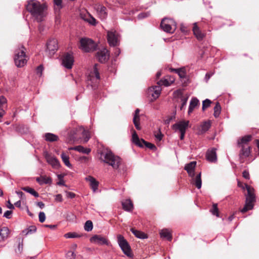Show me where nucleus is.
Returning a JSON list of instances; mask_svg holds the SVG:
<instances>
[{
    "instance_id": "60",
    "label": "nucleus",
    "mask_w": 259,
    "mask_h": 259,
    "mask_svg": "<svg viewBox=\"0 0 259 259\" xmlns=\"http://www.w3.org/2000/svg\"><path fill=\"white\" fill-rule=\"evenodd\" d=\"M212 74H213V73H207L205 74V80H206V82L208 81V80L209 79V78L211 77V76L212 75Z\"/></svg>"
},
{
    "instance_id": "37",
    "label": "nucleus",
    "mask_w": 259,
    "mask_h": 259,
    "mask_svg": "<svg viewBox=\"0 0 259 259\" xmlns=\"http://www.w3.org/2000/svg\"><path fill=\"white\" fill-rule=\"evenodd\" d=\"M36 231V227L35 226H31L22 231V234L25 236L32 234Z\"/></svg>"
},
{
    "instance_id": "51",
    "label": "nucleus",
    "mask_w": 259,
    "mask_h": 259,
    "mask_svg": "<svg viewBox=\"0 0 259 259\" xmlns=\"http://www.w3.org/2000/svg\"><path fill=\"white\" fill-rule=\"evenodd\" d=\"M39 221L40 223H43L46 220V215L44 212H40L38 215Z\"/></svg>"
},
{
    "instance_id": "42",
    "label": "nucleus",
    "mask_w": 259,
    "mask_h": 259,
    "mask_svg": "<svg viewBox=\"0 0 259 259\" xmlns=\"http://www.w3.org/2000/svg\"><path fill=\"white\" fill-rule=\"evenodd\" d=\"M93 228V223L91 221L88 220L84 224V229L87 231L89 232L92 230Z\"/></svg>"
},
{
    "instance_id": "39",
    "label": "nucleus",
    "mask_w": 259,
    "mask_h": 259,
    "mask_svg": "<svg viewBox=\"0 0 259 259\" xmlns=\"http://www.w3.org/2000/svg\"><path fill=\"white\" fill-rule=\"evenodd\" d=\"M22 189L23 191L31 194L35 197H38L39 196V194L37 192H36L33 189L29 187H23L22 188Z\"/></svg>"
},
{
    "instance_id": "49",
    "label": "nucleus",
    "mask_w": 259,
    "mask_h": 259,
    "mask_svg": "<svg viewBox=\"0 0 259 259\" xmlns=\"http://www.w3.org/2000/svg\"><path fill=\"white\" fill-rule=\"evenodd\" d=\"M150 12H142L140 13L138 16V18L139 19H143L148 17L150 16Z\"/></svg>"
},
{
    "instance_id": "24",
    "label": "nucleus",
    "mask_w": 259,
    "mask_h": 259,
    "mask_svg": "<svg viewBox=\"0 0 259 259\" xmlns=\"http://www.w3.org/2000/svg\"><path fill=\"white\" fill-rule=\"evenodd\" d=\"M10 233V230L7 227H4L0 229V242L4 241L8 237Z\"/></svg>"
},
{
    "instance_id": "23",
    "label": "nucleus",
    "mask_w": 259,
    "mask_h": 259,
    "mask_svg": "<svg viewBox=\"0 0 259 259\" xmlns=\"http://www.w3.org/2000/svg\"><path fill=\"white\" fill-rule=\"evenodd\" d=\"M252 139L251 135H246L242 137L237 140V145L238 147L245 146L247 143L250 142Z\"/></svg>"
},
{
    "instance_id": "22",
    "label": "nucleus",
    "mask_w": 259,
    "mask_h": 259,
    "mask_svg": "<svg viewBox=\"0 0 259 259\" xmlns=\"http://www.w3.org/2000/svg\"><path fill=\"white\" fill-rule=\"evenodd\" d=\"M241 149L239 153V158L241 162H244V159L248 157L250 154V147L249 146H243L240 147Z\"/></svg>"
},
{
    "instance_id": "55",
    "label": "nucleus",
    "mask_w": 259,
    "mask_h": 259,
    "mask_svg": "<svg viewBox=\"0 0 259 259\" xmlns=\"http://www.w3.org/2000/svg\"><path fill=\"white\" fill-rule=\"evenodd\" d=\"M242 176L246 179H249L250 176L249 172L247 170H244L242 172Z\"/></svg>"
},
{
    "instance_id": "12",
    "label": "nucleus",
    "mask_w": 259,
    "mask_h": 259,
    "mask_svg": "<svg viewBox=\"0 0 259 259\" xmlns=\"http://www.w3.org/2000/svg\"><path fill=\"white\" fill-rule=\"evenodd\" d=\"M44 156L47 162L50 164L53 168L58 169L60 167V163L57 158L52 155L47 151L44 152Z\"/></svg>"
},
{
    "instance_id": "63",
    "label": "nucleus",
    "mask_w": 259,
    "mask_h": 259,
    "mask_svg": "<svg viewBox=\"0 0 259 259\" xmlns=\"http://www.w3.org/2000/svg\"><path fill=\"white\" fill-rule=\"evenodd\" d=\"M37 206H38L41 209H42V208H43L44 207L45 204L42 202H41V201L38 202L37 203Z\"/></svg>"
},
{
    "instance_id": "17",
    "label": "nucleus",
    "mask_w": 259,
    "mask_h": 259,
    "mask_svg": "<svg viewBox=\"0 0 259 259\" xmlns=\"http://www.w3.org/2000/svg\"><path fill=\"white\" fill-rule=\"evenodd\" d=\"M217 149L212 148L208 149L206 153V159L211 162H216L217 161V156L216 153Z\"/></svg>"
},
{
    "instance_id": "20",
    "label": "nucleus",
    "mask_w": 259,
    "mask_h": 259,
    "mask_svg": "<svg viewBox=\"0 0 259 259\" xmlns=\"http://www.w3.org/2000/svg\"><path fill=\"white\" fill-rule=\"evenodd\" d=\"M85 180L89 182V185L94 192H96L98 189L99 183L93 177L89 176Z\"/></svg>"
},
{
    "instance_id": "21",
    "label": "nucleus",
    "mask_w": 259,
    "mask_h": 259,
    "mask_svg": "<svg viewBox=\"0 0 259 259\" xmlns=\"http://www.w3.org/2000/svg\"><path fill=\"white\" fill-rule=\"evenodd\" d=\"M196 165V161H191L186 164L185 166L184 169L187 171L190 177L195 176V169Z\"/></svg>"
},
{
    "instance_id": "30",
    "label": "nucleus",
    "mask_w": 259,
    "mask_h": 259,
    "mask_svg": "<svg viewBox=\"0 0 259 259\" xmlns=\"http://www.w3.org/2000/svg\"><path fill=\"white\" fill-rule=\"evenodd\" d=\"M193 31L195 36L199 40H201L204 38V34L200 30L196 23L194 24Z\"/></svg>"
},
{
    "instance_id": "44",
    "label": "nucleus",
    "mask_w": 259,
    "mask_h": 259,
    "mask_svg": "<svg viewBox=\"0 0 259 259\" xmlns=\"http://www.w3.org/2000/svg\"><path fill=\"white\" fill-rule=\"evenodd\" d=\"M211 103V101L208 99H206L205 100H204L202 102V110L204 111L206 108L210 106Z\"/></svg>"
},
{
    "instance_id": "10",
    "label": "nucleus",
    "mask_w": 259,
    "mask_h": 259,
    "mask_svg": "<svg viewBox=\"0 0 259 259\" xmlns=\"http://www.w3.org/2000/svg\"><path fill=\"white\" fill-rule=\"evenodd\" d=\"M74 57L71 53H66L62 57L61 65L66 69H71L74 64Z\"/></svg>"
},
{
    "instance_id": "59",
    "label": "nucleus",
    "mask_w": 259,
    "mask_h": 259,
    "mask_svg": "<svg viewBox=\"0 0 259 259\" xmlns=\"http://www.w3.org/2000/svg\"><path fill=\"white\" fill-rule=\"evenodd\" d=\"M75 196V194L71 192H68L67 193V197L69 198H73Z\"/></svg>"
},
{
    "instance_id": "57",
    "label": "nucleus",
    "mask_w": 259,
    "mask_h": 259,
    "mask_svg": "<svg viewBox=\"0 0 259 259\" xmlns=\"http://www.w3.org/2000/svg\"><path fill=\"white\" fill-rule=\"evenodd\" d=\"M55 200L59 202H62L63 201L62 196L61 194H57L55 196Z\"/></svg>"
},
{
    "instance_id": "31",
    "label": "nucleus",
    "mask_w": 259,
    "mask_h": 259,
    "mask_svg": "<svg viewBox=\"0 0 259 259\" xmlns=\"http://www.w3.org/2000/svg\"><path fill=\"white\" fill-rule=\"evenodd\" d=\"M122 207L124 210L127 211H131L133 209V204L130 199H126L122 202Z\"/></svg>"
},
{
    "instance_id": "1",
    "label": "nucleus",
    "mask_w": 259,
    "mask_h": 259,
    "mask_svg": "<svg viewBox=\"0 0 259 259\" xmlns=\"http://www.w3.org/2000/svg\"><path fill=\"white\" fill-rule=\"evenodd\" d=\"M26 9L37 22H40L44 20L46 16V5L41 4L37 1L30 0L26 5Z\"/></svg>"
},
{
    "instance_id": "50",
    "label": "nucleus",
    "mask_w": 259,
    "mask_h": 259,
    "mask_svg": "<svg viewBox=\"0 0 259 259\" xmlns=\"http://www.w3.org/2000/svg\"><path fill=\"white\" fill-rule=\"evenodd\" d=\"M66 256L68 259H74L75 258L76 255L74 252L69 251L66 253Z\"/></svg>"
},
{
    "instance_id": "47",
    "label": "nucleus",
    "mask_w": 259,
    "mask_h": 259,
    "mask_svg": "<svg viewBox=\"0 0 259 259\" xmlns=\"http://www.w3.org/2000/svg\"><path fill=\"white\" fill-rule=\"evenodd\" d=\"M97 66H98V64H95L94 65L93 74V75H95V76L97 79H100V76L99 72L98 70Z\"/></svg>"
},
{
    "instance_id": "6",
    "label": "nucleus",
    "mask_w": 259,
    "mask_h": 259,
    "mask_svg": "<svg viewBox=\"0 0 259 259\" xmlns=\"http://www.w3.org/2000/svg\"><path fill=\"white\" fill-rule=\"evenodd\" d=\"M160 27L165 32L173 33L176 29V23L174 19L164 18L161 22Z\"/></svg>"
},
{
    "instance_id": "45",
    "label": "nucleus",
    "mask_w": 259,
    "mask_h": 259,
    "mask_svg": "<svg viewBox=\"0 0 259 259\" xmlns=\"http://www.w3.org/2000/svg\"><path fill=\"white\" fill-rule=\"evenodd\" d=\"M154 136L156 141H160L162 140L163 135L161 133L160 130L159 129L157 132H154Z\"/></svg>"
},
{
    "instance_id": "43",
    "label": "nucleus",
    "mask_w": 259,
    "mask_h": 259,
    "mask_svg": "<svg viewBox=\"0 0 259 259\" xmlns=\"http://www.w3.org/2000/svg\"><path fill=\"white\" fill-rule=\"evenodd\" d=\"M210 211L213 215H216L218 217L219 216L218 205L217 203L213 204L212 208Z\"/></svg>"
},
{
    "instance_id": "48",
    "label": "nucleus",
    "mask_w": 259,
    "mask_h": 259,
    "mask_svg": "<svg viewBox=\"0 0 259 259\" xmlns=\"http://www.w3.org/2000/svg\"><path fill=\"white\" fill-rule=\"evenodd\" d=\"M66 219L69 221H73L75 219V216L72 212H68L66 213Z\"/></svg>"
},
{
    "instance_id": "16",
    "label": "nucleus",
    "mask_w": 259,
    "mask_h": 259,
    "mask_svg": "<svg viewBox=\"0 0 259 259\" xmlns=\"http://www.w3.org/2000/svg\"><path fill=\"white\" fill-rule=\"evenodd\" d=\"M189 121L188 120H182L180 121L172 126L173 130L177 131L178 130L180 132H186L187 128L188 127Z\"/></svg>"
},
{
    "instance_id": "2",
    "label": "nucleus",
    "mask_w": 259,
    "mask_h": 259,
    "mask_svg": "<svg viewBox=\"0 0 259 259\" xmlns=\"http://www.w3.org/2000/svg\"><path fill=\"white\" fill-rule=\"evenodd\" d=\"M101 159L105 163L111 166L114 169H119L121 165V158L115 155L111 150L105 149L101 153Z\"/></svg>"
},
{
    "instance_id": "7",
    "label": "nucleus",
    "mask_w": 259,
    "mask_h": 259,
    "mask_svg": "<svg viewBox=\"0 0 259 259\" xmlns=\"http://www.w3.org/2000/svg\"><path fill=\"white\" fill-rule=\"evenodd\" d=\"M117 242L123 252L128 257H133V254L132 252L130 245L127 241L121 235H117Z\"/></svg>"
},
{
    "instance_id": "32",
    "label": "nucleus",
    "mask_w": 259,
    "mask_h": 259,
    "mask_svg": "<svg viewBox=\"0 0 259 259\" xmlns=\"http://www.w3.org/2000/svg\"><path fill=\"white\" fill-rule=\"evenodd\" d=\"M175 93H176V92ZM177 93H178V96L180 98L181 101L182 102L181 105L180 106V109L181 110H183L187 105L188 97H183L181 92L180 91H177Z\"/></svg>"
},
{
    "instance_id": "53",
    "label": "nucleus",
    "mask_w": 259,
    "mask_h": 259,
    "mask_svg": "<svg viewBox=\"0 0 259 259\" xmlns=\"http://www.w3.org/2000/svg\"><path fill=\"white\" fill-rule=\"evenodd\" d=\"M42 70H43V66L41 65L38 66L37 67L36 73L38 75H39V76H40L41 75Z\"/></svg>"
},
{
    "instance_id": "11",
    "label": "nucleus",
    "mask_w": 259,
    "mask_h": 259,
    "mask_svg": "<svg viewBox=\"0 0 259 259\" xmlns=\"http://www.w3.org/2000/svg\"><path fill=\"white\" fill-rule=\"evenodd\" d=\"M119 35L115 31H108L107 32V40L110 46L115 47L119 45Z\"/></svg>"
},
{
    "instance_id": "34",
    "label": "nucleus",
    "mask_w": 259,
    "mask_h": 259,
    "mask_svg": "<svg viewBox=\"0 0 259 259\" xmlns=\"http://www.w3.org/2000/svg\"><path fill=\"white\" fill-rule=\"evenodd\" d=\"M61 159L65 164V165L69 168H70L72 166L71 164L69 161V157L64 152H62L61 154Z\"/></svg>"
},
{
    "instance_id": "56",
    "label": "nucleus",
    "mask_w": 259,
    "mask_h": 259,
    "mask_svg": "<svg viewBox=\"0 0 259 259\" xmlns=\"http://www.w3.org/2000/svg\"><path fill=\"white\" fill-rule=\"evenodd\" d=\"M120 54V50L119 48H116L114 49V55L115 57H117Z\"/></svg>"
},
{
    "instance_id": "36",
    "label": "nucleus",
    "mask_w": 259,
    "mask_h": 259,
    "mask_svg": "<svg viewBox=\"0 0 259 259\" xmlns=\"http://www.w3.org/2000/svg\"><path fill=\"white\" fill-rule=\"evenodd\" d=\"M131 232L138 238L145 239L147 238V235L143 232L137 230L134 228L131 229Z\"/></svg>"
},
{
    "instance_id": "46",
    "label": "nucleus",
    "mask_w": 259,
    "mask_h": 259,
    "mask_svg": "<svg viewBox=\"0 0 259 259\" xmlns=\"http://www.w3.org/2000/svg\"><path fill=\"white\" fill-rule=\"evenodd\" d=\"M64 236L66 238H74L79 237L80 236L78 235L76 233L74 232H69L65 234Z\"/></svg>"
},
{
    "instance_id": "58",
    "label": "nucleus",
    "mask_w": 259,
    "mask_h": 259,
    "mask_svg": "<svg viewBox=\"0 0 259 259\" xmlns=\"http://www.w3.org/2000/svg\"><path fill=\"white\" fill-rule=\"evenodd\" d=\"M139 112H140V110L139 109H137L135 110V114H134V118H136V119H138V120H139Z\"/></svg>"
},
{
    "instance_id": "61",
    "label": "nucleus",
    "mask_w": 259,
    "mask_h": 259,
    "mask_svg": "<svg viewBox=\"0 0 259 259\" xmlns=\"http://www.w3.org/2000/svg\"><path fill=\"white\" fill-rule=\"evenodd\" d=\"M177 73H178L179 74V75H180V76L181 77H183V76L184 75V72L181 70V69H177L176 70Z\"/></svg>"
},
{
    "instance_id": "26",
    "label": "nucleus",
    "mask_w": 259,
    "mask_h": 259,
    "mask_svg": "<svg viewBox=\"0 0 259 259\" xmlns=\"http://www.w3.org/2000/svg\"><path fill=\"white\" fill-rule=\"evenodd\" d=\"M43 137L46 141L49 142H56L59 140V137L57 135L50 133H46Z\"/></svg>"
},
{
    "instance_id": "40",
    "label": "nucleus",
    "mask_w": 259,
    "mask_h": 259,
    "mask_svg": "<svg viewBox=\"0 0 259 259\" xmlns=\"http://www.w3.org/2000/svg\"><path fill=\"white\" fill-rule=\"evenodd\" d=\"M213 115L215 118H218L221 112V107L219 102H217L213 108Z\"/></svg>"
},
{
    "instance_id": "9",
    "label": "nucleus",
    "mask_w": 259,
    "mask_h": 259,
    "mask_svg": "<svg viewBox=\"0 0 259 259\" xmlns=\"http://www.w3.org/2000/svg\"><path fill=\"white\" fill-rule=\"evenodd\" d=\"M132 141L136 145L141 148H143L145 146L151 150L156 149V147L154 144L146 142L143 139H139L135 130H133V132L132 133Z\"/></svg>"
},
{
    "instance_id": "5",
    "label": "nucleus",
    "mask_w": 259,
    "mask_h": 259,
    "mask_svg": "<svg viewBox=\"0 0 259 259\" xmlns=\"http://www.w3.org/2000/svg\"><path fill=\"white\" fill-rule=\"evenodd\" d=\"M14 60L17 67H22L26 64L27 60L23 46H21L18 49L15 50Z\"/></svg>"
},
{
    "instance_id": "27",
    "label": "nucleus",
    "mask_w": 259,
    "mask_h": 259,
    "mask_svg": "<svg viewBox=\"0 0 259 259\" xmlns=\"http://www.w3.org/2000/svg\"><path fill=\"white\" fill-rule=\"evenodd\" d=\"M199 101L196 98H192L190 102L188 113L190 114L193 111L194 109L199 104Z\"/></svg>"
},
{
    "instance_id": "15",
    "label": "nucleus",
    "mask_w": 259,
    "mask_h": 259,
    "mask_svg": "<svg viewBox=\"0 0 259 259\" xmlns=\"http://www.w3.org/2000/svg\"><path fill=\"white\" fill-rule=\"evenodd\" d=\"M96 58L101 63H105L109 58V53L106 48L99 50L96 54Z\"/></svg>"
},
{
    "instance_id": "52",
    "label": "nucleus",
    "mask_w": 259,
    "mask_h": 259,
    "mask_svg": "<svg viewBox=\"0 0 259 259\" xmlns=\"http://www.w3.org/2000/svg\"><path fill=\"white\" fill-rule=\"evenodd\" d=\"M12 214V211L11 210H7L4 214V217L9 219L11 218Z\"/></svg>"
},
{
    "instance_id": "62",
    "label": "nucleus",
    "mask_w": 259,
    "mask_h": 259,
    "mask_svg": "<svg viewBox=\"0 0 259 259\" xmlns=\"http://www.w3.org/2000/svg\"><path fill=\"white\" fill-rule=\"evenodd\" d=\"M7 207H8V208L10 209H14V208H15V207H14V205H13V204H12L10 202V200H9V201H8Z\"/></svg>"
},
{
    "instance_id": "54",
    "label": "nucleus",
    "mask_w": 259,
    "mask_h": 259,
    "mask_svg": "<svg viewBox=\"0 0 259 259\" xmlns=\"http://www.w3.org/2000/svg\"><path fill=\"white\" fill-rule=\"evenodd\" d=\"M138 119H136V118H133V122L135 124V126L137 130H140L141 129V127L140 126L139 123L138 122Z\"/></svg>"
},
{
    "instance_id": "14",
    "label": "nucleus",
    "mask_w": 259,
    "mask_h": 259,
    "mask_svg": "<svg viewBox=\"0 0 259 259\" xmlns=\"http://www.w3.org/2000/svg\"><path fill=\"white\" fill-rule=\"evenodd\" d=\"M58 49V42L55 38L49 40L47 44V51L50 56H52Z\"/></svg>"
},
{
    "instance_id": "8",
    "label": "nucleus",
    "mask_w": 259,
    "mask_h": 259,
    "mask_svg": "<svg viewBox=\"0 0 259 259\" xmlns=\"http://www.w3.org/2000/svg\"><path fill=\"white\" fill-rule=\"evenodd\" d=\"M80 48L85 52L94 51L97 47V44L91 39L88 38H82L80 40Z\"/></svg>"
},
{
    "instance_id": "19",
    "label": "nucleus",
    "mask_w": 259,
    "mask_h": 259,
    "mask_svg": "<svg viewBox=\"0 0 259 259\" xmlns=\"http://www.w3.org/2000/svg\"><path fill=\"white\" fill-rule=\"evenodd\" d=\"M95 10L100 18L101 20L105 19L107 17V13L106 8L102 5H97L95 7Z\"/></svg>"
},
{
    "instance_id": "13",
    "label": "nucleus",
    "mask_w": 259,
    "mask_h": 259,
    "mask_svg": "<svg viewBox=\"0 0 259 259\" xmlns=\"http://www.w3.org/2000/svg\"><path fill=\"white\" fill-rule=\"evenodd\" d=\"M80 18L90 25L96 26L97 24L96 19L86 11L80 12Z\"/></svg>"
},
{
    "instance_id": "28",
    "label": "nucleus",
    "mask_w": 259,
    "mask_h": 259,
    "mask_svg": "<svg viewBox=\"0 0 259 259\" xmlns=\"http://www.w3.org/2000/svg\"><path fill=\"white\" fill-rule=\"evenodd\" d=\"M36 181L41 185L43 184H51L52 183V179L50 177H47L46 176L37 177Z\"/></svg>"
},
{
    "instance_id": "3",
    "label": "nucleus",
    "mask_w": 259,
    "mask_h": 259,
    "mask_svg": "<svg viewBox=\"0 0 259 259\" xmlns=\"http://www.w3.org/2000/svg\"><path fill=\"white\" fill-rule=\"evenodd\" d=\"M174 82V79L165 78L157 81L158 85L150 87L147 91V94L151 95L154 99H157L160 95L161 91L160 85L165 87L169 86Z\"/></svg>"
},
{
    "instance_id": "64",
    "label": "nucleus",
    "mask_w": 259,
    "mask_h": 259,
    "mask_svg": "<svg viewBox=\"0 0 259 259\" xmlns=\"http://www.w3.org/2000/svg\"><path fill=\"white\" fill-rule=\"evenodd\" d=\"M16 193L19 196V197L21 199L23 198V196L24 195V193H23L22 191H16Z\"/></svg>"
},
{
    "instance_id": "35",
    "label": "nucleus",
    "mask_w": 259,
    "mask_h": 259,
    "mask_svg": "<svg viewBox=\"0 0 259 259\" xmlns=\"http://www.w3.org/2000/svg\"><path fill=\"white\" fill-rule=\"evenodd\" d=\"M161 237L166 238L168 241H171L172 236L167 229H163L160 232Z\"/></svg>"
},
{
    "instance_id": "18",
    "label": "nucleus",
    "mask_w": 259,
    "mask_h": 259,
    "mask_svg": "<svg viewBox=\"0 0 259 259\" xmlns=\"http://www.w3.org/2000/svg\"><path fill=\"white\" fill-rule=\"evenodd\" d=\"M90 241L92 243L98 245L108 244V241L105 237L98 235H94L91 238Z\"/></svg>"
},
{
    "instance_id": "38",
    "label": "nucleus",
    "mask_w": 259,
    "mask_h": 259,
    "mask_svg": "<svg viewBox=\"0 0 259 259\" xmlns=\"http://www.w3.org/2000/svg\"><path fill=\"white\" fill-rule=\"evenodd\" d=\"M7 102L6 99L2 96L0 97V118H1L5 113V111L3 110V107L4 104Z\"/></svg>"
},
{
    "instance_id": "4",
    "label": "nucleus",
    "mask_w": 259,
    "mask_h": 259,
    "mask_svg": "<svg viewBox=\"0 0 259 259\" xmlns=\"http://www.w3.org/2000/svg\"><path fill=\"white\" fill-rule=\"evenodd\" d=\"M245 186L247 190V194L246 195L245 205L241 210L242 213L252 209L253 208V203L256 201L254 188L246 184Z\"/></svg>"
},
{
    "instance_id": "33",
    "label": "nucleus",
    "mask_w": 259,
    "mask_h": 259,
    "mask_svg": "<svg viewBox=\"0 0 259 259\" xmlns=\"http://www.w3.org/2000/svg\"><path fill=\"white\" fill-rule=\"evenodd\" d=\"M70 150H76L77 151H78L79 152L85 153V154H89L91 152V149L90 148H86L83 147L82 146H77L75 147H71L69 148Z\"/></svg>"
},
{
    "instance_id": "29",
    "label": "nucleus",
    "mask_w": 259,
    "mask_h": 259,
    "mask_svg": "<svg viewBox=\"0 0 259 259\" xmlns=\"http://www.w3.org/2000/svg\"><path fill=\"white\" fill-rule=\"evenodd\" d=\"M79 131L81 133L82 143H86L90 139L89 132L86 131L83 127H80Z\"/></svg>"
},
{
    "instance_id": "41",
    "label": "nucleus",
    "mask_w": 259,
    "mask_h": 259,
    "mask_svg": "<svg viewBox=\"0 0 259 259\" xmlns=\"http://www.w3.org/2000/svg\"><path fill=\"white\" fill-rule=\"evenodd\" d=\"M211 126V123L209 121L203 122L201 125V132L205 133L207 132Z\"/></svg>"
},
{
    "instance_id": "25",
    "label": "nucleus",
    "mask_w": 259,
    "mask_h": 259,
    "mask_svg": "<svg viewBox=\"0 0 259 259\" xmlns=\"http://www.w3.org/2000/svg\"><path fill=\"white\" fill-rule=\"evenodd\" d=\"M201 173L200 172L195 177L194 176L192 178V184L195 185L198 189L201 188L202 180H201Z\"/></svg>"
}]
</instances>
